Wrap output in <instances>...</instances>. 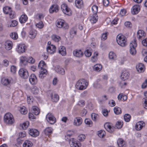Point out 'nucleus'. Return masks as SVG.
Returning a JSON list of instances; mask_svg holds the SVG:
<instances>
[{
  "instance_id": "nucleus-1",
  "label": "nucleus",
  "mask_w": 147,
  "mask_h": 147,
  "mask_svg": "<svg viewBox=\"0 0 147 147\" xmlns=\"http://www.w3.org/2000/svg\"><path fill=\"white\" fill-rule=\"evenodd\" d=\"M88 85V83L84 79L79 80L76 82L75 86L76 88L80 90L86 89Z\"/></svg>"
},
{
  "instance_id": "nucleus-2",
  "label": "nucleus",
  "mask_w": 147,
  "mask_h": 147,
  "mask_svg": "<svg viewBox=\"0 0 147 147\" xmlns=\"http://www.w3.org/2000/svg\"><path fill=\"white\" fill-rule=\"evenodd\" d=\"M126 38L123 35L119 34L117 37V41L120 46H125L127 45Z\"/></svg>"
},
{
  "instance_id": "nucleus-3",
  "label": "nucleus",
  "mask_w": 147,
  "mask_h": 147,
  "mask_svg": "<svg viewBox=\"0 0 147 147\" xmlns=\"http://www.w3.org/2000/svg\"><path fill=\"white\" fill-rule=\"evenodd\" d=\"M4 121L7 124H12L14 121L13 116L10 113H7L4 116Z\"/></svg>"
},
{
  "instance_id": "nucleus-4",
  "label": "nucleus",
  "mask_w": 147,
  "mask_h": 147,
  "mask_svg": "<svg viewBox=\"0 0 147 147\" xmlns=\"http://www.w3.org/2000/svg\"><path fill=\"white\" fill-rule=\"evenodd\" d=\"M1 82L3 85L7 86L12 84L13 82V80L11 77L7 78H3L1 79Z\"/></svg>"
},
{
  "instance_id": "nucleus-5",
  "label": "nucleus",
  "mask_w": 147,
  "mask_h": 147,
  "mask_svg": "<svg viewBox=\"0 0 147 147\" xmlns=\"http://www.w3.org/2000/svg\"><path fill=\"white\" fill-rule=\"evenodd\" d=\"M18 73L20 76L24 79H27L29 76L28 71L26 69H20Z\"/></svg>"
},
{
  "instance_id": "nucleus-6",
  "label": "nucleus",
  "mask_w": 147,
  "mask_h": 147,
  "mask_svg": "<svg viewBox=\"0 0 147 147\" xmlns=\"http://www.w3.org/2000/svg\"><path fill=\"white\" fill-rule=\"evenodd\" d=\"M46 118L47 121L51 124H54L56 122L55 118L51 113H49L47 115Z\"/></svg>"
},
{
  "instance_id": "nucleus-7",
  "label": "nucleus",
  "mask_w": 147,
  "mask_h": 147,
  "mask_svg": "<svg viewBox=\"0 0 147 147\" xmlns=\"http://www.w3.org/2000/svg\"><path fill=\"white\" fill-rule=\"evenodd\" d=\"M69 143L71 147H80L81 146V144L76 141L74 138L70 139Z\"/></svg>"
},
{
  "instance_id": "nucleus-8",
  "label": "nucleus",
  "mask_w": 147,
  "mask_h": 147,
  "mask_svg": "<svg viewBox=\"0 0 147 147\" xmlns=\"http://www.w3.org/2000/svg\"><path fill=\"white\" fill-rule=\"evenodd\" d=\"M73 53L74 56L78 58L82 57L84 55L83 52L80 49L75 50Z\"/></svg>"
},
{
  "instance_id": "nucleus-9",
  "label": "nucleus",
  "mask_w": 147,
  "mask_h": 147,
  "mask_svg": "<svg viewBox=\"0 0 147 147\" xmlns=\"http://www.w3.org/2000/svg\"><path fill=\"white\" fill-rule=\"evenodd\" d=\"M140 9V7L139 5H134L131 8V12L133 14H136L138 13Z\"/></svg>"
},
{
  "instance_id": "nucleus-10",
  "label": "nucleus",
  "mask_w": 147,
  "mask_h": 147,
  "mask_svg": "<svg viewBox=\"0 0 147 147\" xmlns=\"http://www.w3.org/2000/svg\"><path fill=\"white\" fill-rule=\"evenodd\" d=\"M82 122V119L80 117H77L74 119V124L76 126H79L81 125Z\"/></svg>"
},
{
  "instance_id": "nucleus-11",
  "label": "nucleus",
  "mask_w": 147,
  "mask_h": 147,
  "mask_svg": "<svg viewBox=\"0 0 147 147\" xmlns=\"http://www.w3.org/2000/svg\"><path fill=\"white\" fill-rule=\"evenodd\" d=\"M29 81L31 84L34 85L37 83V80L36 75L34 74H31L29 77Z\"/></svg>"
},
{
  "instance_id": "nucleus-12",
  "label": "nucleus",
  "mask_w": 147,
  "mask_h": 147,
  "mask_svg": "<svg viewBox=\"0 0 147 147\" xmlns=\"http://www.w3.org/2000/svg\"><path fill=\"white\" fill-rule=\"evenodd\" d=\"M89 17V19L92 23H95L98 20V16L97 14H91Z\"/></svg>"
},
{
  "instance_id": "nucleus-13",
  "label": "nucleus",
  "mask_w": 147,
  "mask_h": 147,
  "mask_svg": "<svg viewBox=\"0 0 147 147\" xmlns=\"http://www.w3.org/2000/svg\"><path fill=\"white\" fill-rule=\"evenodd\" d=\"M55 70L56 72L61 75H63L65 74L64 69L59 65H56L55 67Z\"/></svg>"
},
{
  "instance_id": "nucleus-14",
  "label": "nucleus",
  "mask_w": 147,
  "mask_h": 147,
  "mask_svg": "<svg viewBox=\"0 0 147 147\" xmlns=\"http://www.w3.org/2000/svg\"><path fill=\"white\" fill-rule=\"evenodd\" d=\"M28 132L31 136L33 137H36L39 134L38 131L37 130L34 129H30Z\"/></svg>"
},
{
  "instance_id": "nucleus-15",
  "label": "nucleus",
  "mask_w": 147,
  "mask_h": 147,
  "mask_svg": "<svg viewBox=\"0 0 147 147\" xmlns=\"http://www.w3.org/2000/svg\"><path fill=\"white\" fill-rule=\"evenodd\" d=\"M129 76V73L126 70H124L121 74V78L124 81L128 78Z\"/></svg>"
},
{
  "instance_id": "nucleus-16",
  "label": "nucleus",
  "mask_w": 147,
  "mask_h": 147,
  "mask_svg": "<svg viewBox=\"0 0 147 147\" xmlns=\"http://www.w3.org/2000/svg\"><path fill=\"white\" fill-rule=\"evenodd\" d=\"M136 67L137 71L139 73H142L144 71V66L142 63H138L136 65Z\"/></svg>"
},
{
  "instance_id": "nucleus-17",
  "label": "nucleus",
  "mask_w": 147,
  "mask_h": 147,
  "mask_svg": "<svg viewBox=\"0 0 147 147\" xmlns=\"http://www.w3.org/2000/svg\"><path fill=\"white\" fill-rule=\"evenodd\" d=\"M104 127L107 131L110 133H112L114 130V128L112 127L110 124L106 123L104 125Z\"/></svg>"
},
{
  "instance_id": "nucleus-18",
  "label": "nucleus",
  "mask_w": 147,
  "mask_h": 147,
  "mask_svg": "<svg viewBox=\"0 0 147 147\" xmlns=\"http://www.w3.org/2000/svg\"><path fill=\"white\" fill-rule=\"evenodd\" d=\"M145 33L142 30H139L137 32V37L139 39L142 40L145 36Z\"/></svg>"
},
{
  "instance_id": "nucleus-19",
  "label": "nucleus",
  "mask_w": 147,
  "mask_h": 147,
  "mask_svg": "<svg viewBox=\"0 0 147 147\" xmlns=\"http://www.w3.org/2000/svg\"><path fill=\"white\" fill-rule=\"evenodd\" d=\"M59 9V7L56 4H54L51 6L49 9L50 13H53L54 12H57Z\"/></svg>"
},
{
  "instance_id": "nucleus-20",
  "label": "nucleus",
  "mask_w": 147,
  "mask_h": 147,
  "mask_svg": "<svg viewBox=\"0 0 147 147\" xmlns=\"http://www.w3.org/2000/svg\"><path fill=\"white\" fill-rule=\"evenodd\" d=\"M16 51L19 54L23 53L26 51V47H17L16 48Z\"/></svg>"
},
{
  "instance_id": "nucleus-21",
  "label": "nucleus",
  "mask_w": 147,
  "mask_h": 147,
  "mask_svg": "<svg viewBox=\"0 0 147 147\" xmlns=\"http://www.w3.org/2000/svg\"><path fill=\"white\" fill-rule=\"evenodd\" d=\"M144 125L145 123L143 121H140L136 124L135 126V128L137 130H141Z\"/></svg>"
},
{
  "instance_id": "nucleus-22",
  "label": "nucleus",
  "mask_w": 147,
  "mask_h": 147,
  "mask_svg": "<svg viewBox=\"0 0 147 147\" xmlns=\"http://www.w3.org/2000/svg\"><path fill=\"white\" fill-rule=\"evenodd\" d=\"M75 5L78 8H81L83 6V2L82 0H75Z\"/></svg>"
},
{
  "instance_id": "nucleus-23",
  "label": "nucleus",
  "mask_w": 147,
  "mask_h": 147,
  "mask_svg": "<svg viewBox=\"0 0 147 147\" xmlns=\"http://www.w3.org/2000/svg\"><path fill=\"white\" fill-rule=\"evenodd\" d=\"M59 53L62 56L66 54V50L65 47H59L58 49Z\"/></svg>"
},
{
  "instance_id": "nucleus-24",
  "label": "nucleus",
  "mask_w": 147,
  "mask_h": 147,
  "mask_svg": "<svg viewBox=\"0 0 147 147\" xmlns=\"http://www.w3.org/2000/svg\"><path fill=\"white\" fill-rule=\"evenodd\" d=\"M37 34V32L34 30H31L29 32V36L31 39L35 38Z\"/></svg>"
},
{
  "instance_id": "nucleus-25",
  "label": "nucleus",
  "mask_w": 147,
  "mask_h": 147,
  "mask_svg": "<svg viewBox=\"0 0 147 147\" xmlns=\"http://www.w3.org/2000/svg\"><path fill=\"white\" fill-rule=\"evenodd\" d=\"M28 17L25 14L22 15L19 18V21L21 23H25L27 20Z\"/></svg>"
},
{
  "instance_id": "nucleus-26",
  "label": "nucleus",
  "mask_w": 147,
  "mask_h": 147,
  "mask_svg": "<svg viewBox=\"0 0 147 147\" xmlns=\"http://www.w3.org/2000/svg\"><path fill=\"white\" fill-rule=\"evenodd\" d=\"M47 73V70L46 69H42L40 70L39 73V77L43 79L46 76Z\"/></svg>"
},
{
  "instance_id": "nucleus-27",
  "label": "nucleus",
  "mask_w": 147,
  "mask_h": 147,
  "mask_svg": "<svg viewBox=\"0 0 147 147\" xmlns=\"http://www.w3.org/2000/svg\"><path fill=\"white\" fill-rule=\"evenodd\" d=\"M47 50L48 53L50 54H53L56 50V47H47Z\"/></svg>"
},
{
  "instance_id": "nucleus-28",
  "label": "nucleus",
  "mask_w": 147,
  "mask_h": 147,
  "mask_svg": "<svg viewBox=\"0 0 147 147\" xmlns=\"http://www.w3.org/2000/svg\"><path fill=\"white\" fill-rule=\"evenodd\" d=\"M117 143L119 147H125V142L121 138H119L118 140Z\"/></svg>"
},
{
  "instance_id": "nucleus-29",
  "label": "nucleus",
  "mask_w": 147,
  "mask_h": 147,
  "mask_svg": "<svg viewBox=\"0 0 147 147\" xmlns=\"http://www.w3.org/2000/svg\"><path fill=\"white\" fill-rule=\"evenodd\" d=\"M28 58L25 56H22L20 57V63L21 65H25L27 63Z\"/></svg>"
},
{
  "instance_id": "nucleus-30",
  "label": "nucleus",
  "mask_w": 147,
  "mask_h": 147,
  "mask_svg": "<svg viewBox=\"0 0 147 147\" xmlns=\"http://www.w3.org/2000/svg\"><path fill=\"white\" fill-rule=\"evenodd\" d=\"M64 22V20H63L61 19H58L56 21V25L58 27L61 28Z\"/></svg>"
},
{
  "instance_id": "nucleus-31",
  "label": "nucleus",
  "mask_w": 147,
  "mask_h": 147,
  "mask_svg": "<svg viewBox=\"0 0 147 147\" xmlns=\"http://www.w3.org/2000/svg\"><path fill=\"white\" fill-rule=\"evenodd\" d=\"M32 112L35 115H37L40 113V110L36 106H34L32 107Z\"/></svg>"
},
{
  "instance_id": "nucleus-32",
  "label": "nucleus",
  "mask_w": 147,
  "mask_h": 147,
  "mask_svg": "<svg viewBox=\"0 0 147 147\" xmlns=\"http://www.w3.org/2000/svg\"><path fill=\"white\" fill-rule=\"evenodd\" d=\"M51 97L52 101L54 102H57L59 99V96L57 94H52Z\"/></svg>"
},
{
  "instance_id": "nucleus-33",
  "label": "nucleus",
  "mask_w": 147,
  "mask_h": 147,
  "mask_svg": "<svg viewBox=\"0 0 147 147\" xmlns=\"http://www.w3.org/2000/svg\"><path fill=\"white\" fill-rule=\"evenodd\" d=\"M33 145V144L30 141L26 140L23 144V147H31Z\"/></svg>"
},
{
  "instance_id": "nucleus-34",
  "label": "nucleus",
  "mask_w": 147,
  "mask_h": 147,
  "mask_svg": "<svg viewBox=\"0 0 147 147\" xmlns=\"http://www.w3.org/2000/svg\"><path fill=\"white\" fill-rule=\"evenodd\" d=\"M53 129L51 127H47L45 130V134L46 135H49L52 133Z\"/></svg>"
},
{
  "instance_id": "nucleus-35",
  "label": "nucleus",
  "mask_w": 147,
  "mask_h": 147,
  "mask_svg": "<svg viewBox=\"0 0 147 147\" xmlns=\"http://www.w3.org/2000/svg\"><path fill=\"white\" fill-rule=\"evenodd\" d=\"M92 50L90 48V49L86 50L84 51V55L86 57H90L92 55Z\"/></svg>"
},
{
  "instance_id": "nucleus-36",
  "label": "nucleus",
  "mask_w": 147,
  "mask_h": 147,
  "mask_svg": "<svg viewBox=\"0 0 147 147\" xmlns=\"http://www.w3.org/2000/svg\"><path fill=\"white\" fill-rule=\"evenodd\" d=\"M76 28H72L70 31V37L71 38H73L74 36L76 35Z\"/></svg>"
},
{
  "instance_id": "nucleus-37",
  "label": "nucleus",
  "mask_w": 147,
  "mask_h": 147,
  "mask_svg": "<svg viewBox=\"0 0 147 147\" xmlns=\"http://www.w3.org/2000/svg\"><path fill=\"white\" fill-rule=\"evenodd\" d=\"M46 64L45 62L43 61H41L40 62L38 65V67L40 70L45 69L44 68L45 67Z\"/></svg>"
},
{
  "instance_id": "nucleus-38",
  "label": "nucleus",
  "mask_w": 147,
  "mask_h": 147,
  "mask_svg": "<svg viewBox=\"0 0 147 147\" xmlns=\"http://www.w3.org/2000/svg\"><path fill=\"white\" fill-rule=\"evenodd\" d=\"M52 39L55 42H58L61 40V37L56 34H53L51 36Z\"/></svg>"
},
{
  "instance_id": "nucleus-39",
  "label": "nucleus",
  "mask_w": 147,
  "mask_h": 147,
  "mask_svg": "<svg viewBox=\"0 0 147 147\" xmlns=\"http://www.w3.org/2000/svg\"><path fill=\"white\" fill-rule=\"evenodd\" d=\"M91 116L92 120L95 121H96L99 119V115L95 113H92L91 115Z\"/></svg>"
},
{
  "instance_id": "nucleus-40",
  "label": "nucleus",
  "mask_w": 147,
  "mask_h": 147,
  "mask_svg": "<svg viewBox=\"0 0 147 147\" xmlns=\"http://www.w3.org/2000/svg\"><path fill=\"white\" fill-rule=\"evenodd\" d=\"M102 65L100 64H97L95 65L94 66V69L96 71H100L102 69Z\"/></svg>"
},
{
  "instance_id": "nucleus-41",
  "label": "nucleus",
  "mask_w": 147,
  "mask_h": 147,
  "mask_svg": "<svg viewBox=\"0 0 147 147\" xmlns=\"http://www.w3.org/2000/svg\"><path fill=\"white\" fill-rule=\"evenodd\" d=\"M136 47H130L129 52L130 54L133 55H135L136 53Z\"/></svg>"
},
{
  "instance_id": "nucleus-42",
  "label": "nucleus",
  "mask_w": 147,
  "mask_h": 147,
  "mask_svg": "<svg viewBox=\"0 0 147 147\" xmlns=\"http://www.w3.org/2000/svg\"><path fill=\"white\" fill-rule=\"evenodd\" d=\"M109 56L110 59L115 60L116 59V56L115 54L113 52L111 51L109 53Z\"/></svg>"
},
{
  "instance_id": "nucleus-43",
  "label": "nucleus",
  "mask_w": 147,
  "mask_h": 147,
  "mask_svg": "<svg viewBox=\"0 0 147 147\" xmlns=\"http://www.w3.org/2000/svg\"><path fill=\"white\" fill-rule=\"evenodd\" d=\"M4 13L6 14H8L11 10V8L8 6H6L3 7V9Z\"/></svg>"
},
{
  "instance_id": "nucleus-44",
  "label": "nucleus",
  "mask_w": 147,
  "mask_h": 147,
  "mask_svg": "<svg viewBox=\"0 0 147 147\" xmlns=\"http://www.w3.org/2000/svg\"><path fill=\"white\" fill-rule=\"evenodd\" d=\"M98 135L100 137L102 138L105 136L106 132L103 130H101L98 132Z\"/></svg>"
},
{
  "instance_id": "nucleus-45",
  "label": "nucleus",
  "mask_w": 147,
  "mask_h": 147,
  "mask_svg": "<svg viewBox=\"0 0 147 147\" xmlns=\"http://www.w3.org/2000/svg\"><path fill=\"white\" fill-rule=\"evenodd\" d=\"M85 123L88 125L89 127H91L92 125V123L91 120L88 118H86L85 119Z\"/></svg>"
},
{
  "instance_id": "nucleus-46",
  "label": "nucleus",
  "mask_w": 147,
  "mask_h": 147,
  "mask_svg": "<svg viewBox=\"0 0 147 147\" xmlns=\"http://www.w3.org/2000/svg\"><path fill=\"white\" fill-rule=\"evenodd\" d=\"M114 113L116 114H119L121 113V109L120 107H116L114 109Z\"/></svg>"
},
{
  "instance_id": "nucleus-47",
  "label": "nucleus",
  "mask_w": 147,
  "mask_h": 147,
  "mask_svg": "<svg viewBox=\"0 0 147 147\" xmlns=\"http://www.w3.org/2000/svg\"><path fill=\"white\" fill-rule=\"evenodd\" d=\"M20 111L21 113L23 115L26 114L28 112L26 108L24 107H21Z\"/></svg>"
},
{
  "instance_id": "nucleus-48",
  "label": "nucleus",
  "mask_w": 147,
  "mask_h": 147,
  "mask_svg": "<svg viewBox=\"0 0 147 147\" xmlns=\"http://www.w3.org/2000/svg\"><path fill=\"white\" fill-rule=\"evenodd\" d=\"M124 119L126 122H129L130 120L131 116L128 114H125L124 116Z\"/></svg>"
},
{
  "instance_id": "nucleus-49",
  "label": "nucleus",
  "mask_w": 147,
  "mask_h": 147,
  "mask_svg": "<svg viewBox=\"0 0 147 147\" xmlns=\"http://www.w3.org/2000/svg\"><path fill=\"white\" fill-rule=\"evenodd\" d=\"M10 36L11 38L13 39H16L18 37L17 33L16 32H12L10 34Z\"/></svg>"
},
{
  "instance_id": "nucleus-50",
  "label": "nucleus",
  "mask_w": 147,
  "mask_h": 147,
  "mask_svg": "<svg viewBox=\"0 0 147 147\" xmlns=\"http://www.w3.org/2000/svg\"><path fill=\"white\" fill-rule=\"evenodd\" d=\"M65 10H63V12L65 14L70 15L71 14V11L70 9L67 6V8H65Z\"/></svg>"
},
{
  "instance_id": "nucleus-51",
  "label": "nucleus",
  "mask_w": 147,
  "mask_h": 147,
  "mask_svg": "<svg viewBox=\"0 0 147 147\" xmlns=\"http://www.w3.org/2000/svg\"><path fill=\"white\" fill-rule=\"evenodd\" d=\"M98 7L96 5H93L92 7L93 13L97 14L98 11Z\"/></svg>"
},
{
  "instance_id": "nucleus-52",
  "label": "nucleus",
  "mask_w": 147,
  "mask_h": 147,
  "mask_svg": "<svg viewBox=\"0 0 147 147\" xmlns=\"http://www.w3.org/2000/svg\"><path fill=\"white\" fill-rule=\"evenodd\" d=\"M29 124V123L28 121H26L22 125V127L23 129H26L28 126Z\"/></svg>"
},
{
  "instance_id": "nucleus-53",
  "label": "nucleus",
  "mask_w": 147,
  "mask_h": 147,
  "mask_svg": "<svg viewBox=\"0 0 147 147\" xmlns=\"http://www.w3.org/2000/svg\"><path fill=\"white\" fill-rule=\"evenodd\" d=\"M86 138L85 135L83 134H81L78 136V140L80 141H82L84 140Z\"/></svg>"
},
{
  "instance_id": "nucleus-54",
  "label": "nucleus",
  "mask_w": 147,
  "mask_h": 147,
  "mask_svg": "<svg viewBox=\"0 0 147 147\" xmlns=\"http://www.w3.org/2000/svg\"><path fill=\"white\" fill-rule=\"evenodd\" d=\"M36 26L38 28H42L43 27L44 25L42 22L40 21L38 23H36Z\"/></svg>"
},
{
  "instance_id": "nucleus-55",
  "label": "nucleus",
  "mask_w": 147,
  "mask_h": 147,
  "mask_svg": "<svg viewBox=\"0 0 147 147\" xmlns=\"http://www.w3.org/2000/svg\"><path fill=\"white\" fill-rule=\"evenodd\" d=\"M32 90L34 94H37L39 92L38 89L36 86H34L32 88Z\"/></svg>"
},
{
  "instance_id": "nucleus-56",
  "label": "nucleus",
  "mask_w": 147,
  "mask_h": 147,
  "mask_svg": "<svg viewBox=\"0 0 147 147\" xmlns=\"http://www.w3.org/2000/svg\"><path fill=\"white\" fill-rule=\"evenodd\" d=\"M45 16L42 13H39L36 15V18L39 20H41L42 19H43Z\"/></svg>"
},
{
  "instance_id": "nucleus-57",
  "label": "nucleus",
  "mask_w": 147,
  "mask_h": 147,
  "mask_svg": "<svg viewBox=\"0 0 147 147\" xmlns=\"http://www.w3.org/2000/svg\"><path fill=\"white\" fill-rule=\"evenodd\" d=\"M123 125V124L121 122H118L116 124L115 128L118 129L121 128Z\"/></svg>"
},
{
  "instance_id": "nucleus-58",
  "label": "nucleus",
  "mask_w": 147,
  "mask_h": 147,
  "mask_svg": "<svg viewBox=\"0 0 147 147\" xmlns=\"http://www.w3.org/2000/svg\"><path fill=\"white\" fill-rule=\"evenodd\" d=\"M12 42L9 40H7L5 43V46H12Z\"/></svg>"
},
{
  "instance_id": "nucleus-59",
  "label": "nucleus",
  "mask_w": 147,
  "mask_h": 147,
  "mask_svg": "<svg viewBox=\"0 0 147 147\" xmlns=\"http://www.w3.org/2000/svg\"><path fill=\"white\" fill-rule=\"evenodd\" d=\"M108 33L106 32L102 34L101 39L102 40H105L107 39V35Z\"/></svg>"
},
{
  "instance_id": "nucleus-60",
  "label": "nucleus",
  "mask_w": 147,
  "mask_h": 147,
  "mask_svg": "<svg viewBox=\"0 0 147 147\" xmlns=\"http://www.w3.org/2000/svg\"><path fill=\"white\" fill-rule=\"evenodd\" d=\"M16 67L14 65H12L11 67V71L14 74L16 73Z\"/></svg>"
},
{
  "instance_id": "nucleus-61",
  "label": "nucleus",
  "mask_w": 147,
  "mask_h": 147,
  "mask_svg": "<svg viewBox=\"0 0 147 147\" xmlns=\"http://www.w3.org/2000/svg\"><path fill=\"white\" fill-rule=\"evenodd\" d=\"M35 61V59L32 57H29L28 58L27 62L34 63Z\"/></svg>"
},
{
  "instance_id": "nucleus-62",
  "label": "nucleus",
  "mask_w": 147,
  "mask_h": 147,
  "mask_svg": "<svg viewBox=\"0 0 147 147\" xmlns=\"http://www.w3.org/2000/svg\"><path fill=\"white\" fill-rule=\"evenodd\" d=\"M3 64L4 66L5 67H7L9 65V61L7 59H5L3 61Z\"/></svg>"
},
{
  "instance_id": "nucleus-63",
  "label": "nucleus",
  "mask_w": 147,
  "mask_h": 147,
  "mask_svg": "<svg viewBox=\"0 0 147 147\" xmlns=\"http://www.w3.org/2000/svg\"><path fill=\"white\" fill-rule=\"evenodd\" d=\"M18 22L16 20H13L11 22V24L10 25V27H14L18 24Z\"/></svg>"
},
{
  "instance_id": "nucleus-64",
  "label": "nucleus",
  "mask_w": 147,
  "mask_h": 147,
  "mask_svg": "<svg viewBox=\"0 0 147 147\" xmlns=\"http://www.w3.org/2000/svg\"><path fill=\"white\" fill-rule=\"evenodd\" d=\"M130 44L131 45H132L131 46H137V45L136 40L134 39L130 42Z\"/></svg>"
}]
</instances>
